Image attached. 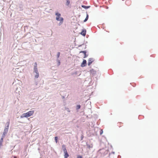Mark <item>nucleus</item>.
<instances>
[{"label":"nucleus","instance_id":"nucleus-6","mask_svg":"<svg viewBox=\"0 0 158 158\" xmlns=\"http://www.w3.org/2000/svg\"><path fill=\"white\" fill-rule=\"evenodd\" d=\"M86 31L85 29H83L80 33V34L84 36H85L86 34Z\"/></svg>","mask_w":158,"mask_h":158},{"label":"nucleus","instance_id":"nucleus-20","mask_svg":"<svg viewBox=\"0 0 158 158\" xmlns=\"http://www.w3.org/2000/svg\"><path fill=\"white\" fill-rule=\"evenodd\" d=\"M70 3V1L69 0H66V5L68 6Z\"/></svg>","mask_w":158,"mask_h":158},{"label":"nucleus","instance_id":"nucleus-7","mask_svg":"<svg viewBox=\"0 0 158 158\" xmlns=\"http://www.w3.org/2000/svg\"><path fill=\"white\" fill-rule=\"evenodd\" d=\"M10 124V120H9L8 121L6 122V125L5 126V128H6L7 129H9V126Z\"/></svg>","mask_w":158,"mask_h":158},{"label":"nucleus","instance_id":"nucleus-9","mask_svg":"<svg viewBox=\"0 0 158 158\" xmlns=\"http://www.w3.org/2000/svg\"><path fill=\"white\" fill-rule=\"evenodd\" d=\"M64 158H68V157L69 156V155L67 151L66 152H64Z\"/></svg>","mask_w":158,"mask_h":158},{"label":"nucleus","instance_id":"nucleus-25","mask_svg":"<svg viewBox=\"0 0 158 158\" xmlns=\"http://www.w3.org/2000/svg\"><path fill=\"white\" fill-rule=\"evenodd\" d=\"M6 135V134L3 133L2 135L1 138H2L3 139V138L5 137Z\"/></svg>","mask_w":158,"mask_h":158},{"label":"nucleus","instance_id":"nucleus-16","mask_svg":"<svg viewBox=\"0 0 158 158\" xmlns=\"http://www.w3.org/2000/svg\"><path fill=\"white\" fill-rule=\"evenodd\" d=\"M81 107V106L80 105H77L76 107V110L78 111V110H79L80 109Z\"/></svg>","mask_w":158,"mask_h":158},{"label":"nucleus","instance_id":"nucleus-21","mask_svg":"<svg viewBox=\"0 0 158 158\" xmlns=\"http://www.w3.org/2000/svg\"><path fill=\"white\" fill-rule=\"evenodd\" d=\"M56 61L57 62L58 66H59L60 64V60H59L58 59H57Z\"/></svg>","mask_w":158,"mask_h":158},{"label":"nucleus","instance_id":"nucleus-38","mask_svg":"<svg viewBox=\"0 0 158 158\" xmlns=\"http://www.w3.org/2000/svg\"><path fill=\"white\" fill-rule=\"evenodd\" d=\"M83 137H81V139H83Z\"/></svg>","mask_w":158,"mask_h":158},{"label":"nucleus","instance_id":"nucleus-19","mask_svg":"<svg viewBox=\"0 0 158 158\" xmlns=\"http://www.w3.org/2000/svg\"><path fill=\"white\" fill-rule=\"evenodd\" d=\"M64 21V20H63L62 19H61V21H60V22L58 23V25L59 26L61 25L63 23Z\"/></svg>","mask_w":158,"mask_h":158},{"label":"nucleus","instance_id":"nucleus-5","mask_svg":"<svg viewBox=\"0 0 158 158\" xmlns=\"http://www.w3.org/2000/svg\"><path fill=\"white\" fill-rule=\"evenodd\" d=\"M90 72L93 77L95 76L96 73V71L93 69L90 70Z\"/></svg>","mask_w":158,"mask_h":158},{"label":"nucleus","instance_id":"nucleus-32","mask_svg":"<svg viewBox=\"0 0 158 158\" xmlns=\"http://www.w3.org/2000/svg\"><path fill=\"white\" fill-rule=\"evenodd\" d=\"M121 158V156L120 155H118V158Z\"/></svg>","mask_w":158,"mask_h":158},{"label":"nucleus","instance_id":"nucleus-41","mask_svg":"<svg viewBox=\"0 0 158 158\" xmlns=\"http://www.w3.org/2000/svg\"><path fill=\"white\" fill-rule=\"evenodd\" d=\"M139 118L140 119V118H139Z\"/></svg>","mask_w":158,"mask_h":158},{"label":"nucleus","instance_id":"nucleus-26","mask_svg":"<svg viewBox=\"0 0 158 158\" xmlns=\"http://www.w3.org/2000/svg\"><path fill=\"white\" fill-rule=\"evenodd\" d=\"M84 57H83V58H86L88 56V54H86V53L85 54V55H84Z\"/></svg>","mask_w":158,"mask_h":158},{"label":"nucleus","instance_id":"nucleus-3","mask_svg":"<svg viewBox=\"0 0 158 158\" xmlns=\"http://www.w3.org/2000/svg\"><path fill=\"white\" fill-rule=\"evenodd\" d=\"M94 60L93 58H90L88 60V65L90 66L91 64L94 61Z\"/></svg>","mask_w":158,"mask_h":158},{"label":"nucleus","instance_id":"nucleus-30","mask_svg":"<svg viewBox=\"0 0 158 158\" xmlns=\"http://www.w3.org/2000/svg\"><path fill=\"white\" fill-rule=\"evenodd\" d=\"M20 8V10H22L23 9V7L22 6H19Z\"/></svg>","mask_w":158,"mask_h":158},{"label":"nucleus","instance_id":"nucleus-36","mask_svg":"<svg viewBox=\"0 0 158 158\" xmlns=\"http://www.w3.org/2000/svg\"><path fill=\"white\" fill-rule=\"evenodd\" d=\"M14 158H17V157L16 156H14Z\"/></svg>","mask_w":158,"mask_h":158},{"label":"nucleus","instance_id":"nucleus-8","mask_svg":"<svg viewBox=\"0 0 158 158\" xmlns=\"http://www.w3.org/2000/svg\"><path fill=\"white\" fill-rule=\"evenodd\" d=\"M62 149L64 152H66L67 151L66 148V146L64 144H63L62 146Z\"/></svg>","mask_w":158,"mask_h":158},{"label":"nucleus","instance_id":"nucleus-39","mask_svg":"<svg viewBox=\"0 0 158 158\" xmlns=\"http://www.w3.org/2000/svg\"><path fill=\"white\" fill-rule=\"evenodd\" d=\"M62 98H64V96H62Z\"/></svg>","mask_w":158,"mask_h":158},{"label":"nucleus","instance_id":"nucleus-18","mask_svg":"<svg viewBox=\"0 0 158 158\" xmlns=\"http://www.w3.org/2000/svg\"><path fill=\"white\" fill-rule=\"evenodd\" d=\"M8 131V129H6V128H5L3 133L6 134L7 133Z\"/></svg>","mask_w":158,"mask_h":158},{"label":"nucleus","instance_id":"nucleus-14","mask_svg":"<svg viewBox=\"0 0 158 158\" xmlns=\"http://www.w3.org/2000/svg\"><path fill=\"white\" fill-rule=\"evenodd\" d=\"M3 139L2 138H1L0 140V148H1V147L2 146V143L3 141Z\"/></svg>","mask_w":158,"mask_h":158},{"label":"nucleus","instance_id":"nucleus-28","mask_svg":"<svg viewBox=\"0 0 158 158\" xmlns=\"http://www.w3.org/2000/svg\"><path fill=\"white\" fill-rule=\"evenodd\" d=\"M34 83L36 85H37L38 84L37 81L36 80H35Z\"/></svg>","mask_w":158,"mask_h":158},{"label":"nucleus","instance_id":"nucleus-27","mask_svg":"<svg viewBox=\"0 0 158 158\" xmlns=\"http://www.w3.org/2000/svg\"><path fill=\"white\" fill-rule=\"evenodd\" d=\"M103 133V131L102 129L100 130V135H102Z\"/></svg>","mask_w":158,"mask_h":158},{"label":"nucleus","instance_id":"nucleus-10","mask_svg":"<svg viewBox=\"0 0 158 158\" xmlns=\"http://www.w3.org/2000/svg\"><path fill=\"white\" fill-rule=\"evenodd\" d=\"M81 6L82 7L84 8L85 9H87L90 8V6H85L84 5H82Z\"/></svg>","mask_w":158,"mask_h":158},{"label":"nucleus","instance_id":"nucleus-31","mask_svg":"<svg viewBox=\"0 0 158 158\" xmlns=\"http://www.w3.org/2000/svg\"><path fill=\"white\" fill-rule=\"evenodd\" d=\"M84 44H83L81 45H79L78 46V47H81L82 45H84Z\"/></svg>","mask_w":158,"mask_h":158},{"label":"nucleus","instance_id":"nucleus-11","mask_svg":"<svg viewBox=\"0 0 158 158\" xmlns=\"http://www.w3.org/2000/svg\"><path fill=\"white\" fill-rule=\"evenodd\" d=\"M34 78H35V79L38 78L39 77V72L38 73H35V74H34Z\"/></svg>","mask_w":158,"mask_h":158},{"label":"nucleus","instance_id":"nucleus-4","mask_svg":"<svg viewBox=\"0 0 158 158\" xmlns=\"http://www.w3.org/2000/svg\"><path fill=\"white\" fill-rule=\"evenodd\" d=\"M87 65V61L85 59H83V61L81 63V66L82 67H83Z\"/></svg>","mask_w":158,"mask_h":158},{"label":"nucleus","instance_id":"nucleus-37","mask_svg":"<svg viewBox=\"0 0 158 158\" xmlns=\"http://www.w3.org/2000/svg\"><path fill=\"white\" fill-rule=\"evenodd\" d=\"M87 43H88V42L87 41H86L85 42V45L86 44H87Z\"/></svg>","mask_w":158,"mask_h":158},{"label":"nucleus","instance_id":"nucleus-24","mask_svg":"<svg viewBox=\"0 0 158 158\" xmlns=\"http://www.w3.org/2000/svg\"><path fill=\"white\" fill-rule=\"evenodd\" d=\"M60 55V52H58L57 53V56H56L57 59H58V58H59Z\"/></svg>","mask_w":158,"mask_h":158},{"label":"nucleus","instance_id":"nucleus-13","mask_svg":"<svg viewBox=\"0 0 158 158\" xmlns=\"http://www.w3.org/2000/svg\"><path fill=\"white\" fill-rule=\"evenodd\" d=\"M88 18H89V15L86 12V17L85 19L83 21L84 22H86L88 20Z\"/></svg>","mask_w":158,"mask_h":158},{"label":"nucleus","instance_id":"nucleus-34","mask_svg":"<svg viewBox=\"0 0 158 158\" xmlns=\"http://www.w3.org/2000/svg\"><path fill=\"white\" fill-rule=\"evenodd\" d=\"M114 152H111V153H112V154H114Z\"/></svg>","mask_w":158,"mask_h":158},{"label":"nucleus","instance_id":"nucleus-23","mask_svg":"<svg viewBox=\"0 0 158 158\" xmlns=\"http://www.w3.org/2000/svg\"><path fill=\"white\" fill-rule=\"evenodd\" d=\"M58 137L57 136H55V140L56 143H57L58 142Z\"/></svg>","mask_w":158,"mask_h":158},{"label":"nucleus","instance_id":"nucleus-17","mask_svg":"<svg viewBox=\"0 0 158 158\" xmlns=\"http://www.w3.org/2000/svg\"><path fill=\"white\" fill-rule=\"evenodd\" d=\"M56 20H57V21H61V19H62L63 20H64V19L63 17H59V18H56Z\"/></svg>","mask_w":158,"mask_h":158},{"label":"nucleus","instance_id":"nucleus-15","mask_svg":"<svg viewBox=\"0 0 158 158\" xmlns=\"http://www.w3.org/2000/svg\"><path fill=\"white\" fill-rule=\"evenodd\" d=\"M86 146L88 148H92L93 147V145L92 144L89 145L87 143H86Z\"/></svg>","mask_w":158,"mask_h":158},{"label":"nucleus","instance_id":"nucleus-40","mask_svg":"<svg viewBox=\"0 0 158 158\" xmlns=\"http://www.w3.org/2000/svg\"><path fill=\"white\" fill-rule=\"evenodd\" d=\"M132 85V86H133V87H135V85Z\"/></svg>","mask_w":158,"mask_h":158},{"label":"nucleus","instance_id":"nucleus-35","mask_svg":"<svg viewBox=\"0 0 158 158\" xmlns=\"http://www.w3.org/2000/svg\"><path fill=\"white\" fill-rule=\"evenodd\" d=\"M86 45H85V47L84 48L85 49H86Z\"/></svg>","mask_w":158,"mask_h":158},{"label":"nucleus","instance_id":"nucleus-2","mask_svg":"<svg viewBox=\"0 0 158 158\" xmlns=\"http://www.w3.org/2000/svg\"><path fill=\"white\" fill-rule=\"evenodd\" d=\"M38 70L37 69V64L36 62H35L34 63V71H33V74H35V73H38Z\"/></svg>","mask_w":158,"mask_h":158},{"label":"nucleus","instance_id":"nucleus-1","mask_svg":"<svg viewBox=\"0 0 158 158\" xmlns=\"http://www.w3.org/2000/svg\"><path fill=\"white\" fill-rule=\"evenodd\" d=\"M34 110H31L28 112L23 114L20 117L21 118L23 117H28L32 115L34 113Z\"/></svg>","mask_w":158,"mask_h":158},{"label":"nucleus","instance_id":"nucleus-33","mask_svg":"<svg viewBox=\"0 0 158 158\" xmlns=\"http://www.w3.org/2000/svg\"><path fill=\"white\" fill-rule=\"evenodd\" d=\"M75 74H76V75H77V72H76L75 73Z\"/></svg>","mask_w":158,"mask_h":158},{"label":"nucleus","instance_id":"nucleus-12","mask_svg":"<svg viewBox=\"0 0 158 158\" xmlns=\"http://www.w3.org/2000/svg\"><path fill=\"white\" fill-rule=\"evenodd\" d=\"M55 15H56V18L60 17L61 16V14L58 12H56L55 13Z\"/></svg>","mask_w":158,"mask_h":158},{"label":"nucleus","instance_id":"nucleus-22","mask_svg":"<svg viewBox=\"0 0 158 158\" xmlns=\"http://www.w3.org/2000/svg\"><path fill=\"white\" fill-rule=\"evenodd\" d=\"M83 53V54L84 55H85V54L86 53L87 51H81L80 52V53Z\"/></svg>","mask_w":158,"mask_h":158},{"label":"nucleus","instance_id":"nucleus-29","mask_svg":"<svg viewBox=\"0 0 158 158\" xmlns=\"http://www.w3.org/2000/svg\"><path fill=\"white\" fill-rule=\"evenodd\" d=\"M65 110H66L68 112H70V110H69V109L68 108H66Z\"/></svg>","mask_w":158,"mask_h":158}]
</instances>
